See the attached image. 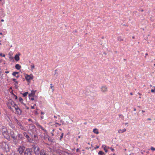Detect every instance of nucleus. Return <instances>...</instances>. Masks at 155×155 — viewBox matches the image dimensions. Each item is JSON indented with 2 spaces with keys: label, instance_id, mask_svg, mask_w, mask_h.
Returning a JSON list of instances; mask_svg holds the SVG:
<instances>
[{
  "label": "nucleus",
  "instance_id": "f257e3e1",
  "mask_svg": "<svg viewBox=\"0 0 155 155\" xmlns=\"http://www.w3.org/2000/svg\"><path fill=\"white\" fill-rule=\"evenodd\" d=\"M1 130L2 134L4 136V137L8 140H10V137L7 129L5 127L3 126L2 127Z\"/></svg>",
  "mask_w": 155,
  "mask_h": 155
},
{
  "label": "nucleus",
  "instance_id": "f03ea898",
  "mask_svg": "<svg viewBox=\"0 0 155 155\" xmlns=\"http://www.w3.org/2000/svg\"><path fill=\"white\" fill-rule=\"evenodd\" d=\"M2 145L0 146V147H2L3 150L6 152H9L10 151V148H9L8 145L6 144L5 142H3L1 143Z\"/></svg>",
  "mask_w": 155,
  "mask_h": 155
},
{
  "label": "nucleus",
  "instance_id": "7ed1b4c3",
  "mask_svg": "<svg viewBox=\"0 0 155 155\" xmlns=\"http://www.w3.org/2000/svg\"><path fill=\"white\" fill-rule=\"evenodd\" d=\"M10 134L11 137L13 139L14 143L16 144L18 143V141L17 139V137L15 135L13 131H11Z\"/></svg>",
  "mask_w": 155,
  "mask_h": 155
},
{
  "label": "nucleus",
  "instance_id": "20e7f679",
  "mask_svg": "<svg viewBox=\"0 0 155 155\" xmlns=\"http://www.w3.org/2000/svg\"><path fill=\"white\" fill-rule=\"evenodd\" d=\"M7 105L8 107L10 109L11 108V107H13L15 108V106H17L15 102L12 100H10L8 101Z\"/></svg>",
  "mask_w": 155,
  "mask_h": 155
},
{
  "label": "nucleus",
  "instance_id": "39448f33",
  "mask_svg": "<svg viewBox=\"0 0 155 155\" xmlns=\"http://www.w3.org/2000/svg\"><path fill=\"white\" fill-rule=\"evenodd\" d=\"M36 91V90H32L31 91V93L29 94L28 97L30 100L32 101L34 100V97L35 96V94Z\"/></svg>",
  "mask_w": 155,
  "mask_h": 155
},
{
  "label": "nucleus",
  "instance_id": "423d86ee",
  "mask_svg": "<svg viewBox=\"0 0 155 155\" xmlns=\"http://www.w3.org/2000/svg\"><path fill=\"white\" fill-rule=\"evenodd\" d=\"M38 140V137L36 135H34V136L33 137L32 139H29L28 141L30 142L35 143H37Z\"/></svg>",
  "mask_w": 155,
  "mask_h": 155
},
{
  "label": "nucleus",
  "instance_id": "0eeeda50",
  "mask_svg": "<svg viewBox=\"0 0 155 155\" xmlns=\"http://www.w3.org/2000/svg\"><path fill=\"white\" fill-rule=\"evenodd\" d=\"M34 149V151L35 153L36 154L38 155L39 153L40 154V148L38 146H34L33 147Z\"/></svg>",
  "mask_w": 155,
  "mask_h": 155
},
{
  "label": "nucleus",
  "instance_id": "6e6552de",
  "mask_svg": "<svg viewBox=\"0 0 155 155\" xmlns=\"http://www.w3.org/2000/svg\"><path fill=\"white\" fill-rule=\"evenodd\" d=\"M25 149V147H24L21 146L18 148V150L19 153L21 154L23 153Z\"/></svg>",
  "mask_w": 155,
  "mask_h": 155
},
{
  "label": "nucleus",
  "instance_id": "1a4fd4ad",
  "mask_svg": "<svg viewBox=\"0 0 155 155\" xmlns=\"http://www.w3.org/2000/svg\"><path fill=\"white\" fill-rule=\"evenodd\" d=\"M25 78L27 81H29L33 79V76L32 74H31L30 75L27 74L25 76Z\"/></svg>",
  "mask_w": 155,
  "mask_h": 155
},
{
  "label": "nucleus",
  "instance_id": "9d476101",
  "mask_svg": "<svg viewBox=\"0 0 155 155\" xmlns=\"http://www.w3.org/2000/svg\"><path fill=\"white\" fill-rule=\"evenodd\" d=\"M16 121L17 122V124L20 127V129L24 130H27L26 128L23 126L22 125V123L21 122H18L17 120H16Z\"/></svg>",
  "mask_w": 155,
  "mask_h": 155
},
{
  "label": "nucleus",
  "instance_id": "9b49d317",
  "mask_svg": "<svg viewBox=\"0 0 155 155\" xmlns=\"http://www.w3.org/2000/svg\"><path fill=\"white\" fill-rule=\"evenodd\" d=\"M100 89L102 92L105 93L107 91V88L106 86H102Z\"/></svg>",
  "mask_w": 155,
  "mask_h": 155
},
{
  "label": "nucleus",
  "instance_id": "f8f14e48",
  "mask_svg": "<svg viewBox=\"0 0 155 155\" xmlns=\"http://www.w3.org/2000/svg\"><path fill=\"white\" fill-rule=\"evenodd\" d=\"M24 155H32L31 150L29 148L27 149L25 151Z\"/></svg>",
  "mask_w": 155,
  "mask_h": 155
},
{
  "label": "nucleus",
  "instance_id": "ddd939ff",
  "mask_svg": "<svg viewBox=\"0 0 155 155\" xmlns=\"http://www.w3.org/2000/svg\"><path fill=\"white\" fill-rule=\"evenodd\" d=\"M41 137L43 139L46 140L48 139V140H49V138H48V136L47 134V132H45V133H44V135L42 134L41 136Z\"/></svg>",
  "mask_w": 155,
  "mask_h": 155
},
{
  "label": "nucleus",
  "instance_id": "4468645a",
  "mask_svg": "<svg viewBox=\"0 0 155 155\" xmlns=\"http://www.w3.org/2000/svg\"><path fill=\"white\" fill-rule=\"evenodd\" d=\"M15 109L17 114H21V111L18 106H15Z\"/></svg>",
  "mask_w": 155,
  "mask_h": 155
},
{
  "label": "nucleus",
  "instance_id": "2eb2a0df",
  "mask_svg": "<svg viewBox=\"0 0 155 155\" xmlns=\"http://www.w3.org/2000/svg\"><path fill=\"white\" fill-rule=\"evenodd\" d=\"M37 126V127H38L39 129H41L44 132H46V130L44 129V128L41 126L38 123H36L35 124Z\"/></svg>",
  "mask_w": 155,
  "mask_h": 155
},
{
  "label": "nucleus",
  "instance_id": "dca6fc26",
  "mask_svg": "<svg viewBox=\"0 0 155 155\" xmlns=\"http://www.w3.org/2000/svg\"><path fill=\"white\" fill-rule=\"evenodd\" d=\"M37 126V127H38L39 129H41L44 132H46V130L44 129V128L41 126L38 123H36L35 124Z\"/></svg>",
  "mask_w": 155,
  "mask_h": 155
},
{
  "label": "nucleus",
  "instance_id": "f3484780",
  "mask_svg": "<svg viewBox=\"0 0 155 155\" xmlns=\"http://www.w3.org/2000/svg\"><path fill=\"white\" fill-rule=\"evenodd\" d=\"M17 137H18V139H17V140H18V141L20 140H22L23 139V138H24L22 135L21 134H18Z\"/></svg>",
  "mask_w": 155,
  "mask_h": 155
},
{
  "label": "nucleus",
  "instance_id": "a211bd4d",
  "mask_svg": "<svg viewBox=\"0 0 155 155\" xmlns=\"http://www.w3.org/2000/svg\"><path fill=\"white\" fill-rule=\"evenodd\" d=\"M20 55V54L18 53V54H16L14 58L15 61H18L20 59L19 56Z\"/></svg>",
  "mask_w": 155,
  "mask_h": 155
},
{
  "label": "nucleus",
  "instance_id": "6ab92c4d",
  "mask_svg": "<svg viewBox=\"0 0 155 155\" xmlns=\"http://www.w3.org/2000/svg\"><path fill=\"white\" fill-rule=\"evenodd\" d=\"M40 155H48V154L46 153L45 150H42L40 151Z\"/></svg>",
  "mask_w": 155,
  "mask_h": 155
},
{
  "label": "nucleus",
  "instance_id": "aec40b11",
  "mask_svg": "<svg viewBox=\"0 0 155 155\" xmlns=\"http://www.w3.org/2000/svg\"><path fill=\"white\" fill-rule=\"evenodd\" d=\"M18 72H14L12 73V75L15 77L17 78H18L19 77V76L18 75Z\"/></svg>",
  "mask_w": 155,
  "mask_h": 155
},
{
  "label": "nucleus",
  "instance_id": "412c9836",
  "mask_svg": "<svg viewBox=\"0 0 155 155\" xmlns=\"http://www.w3.org/2000/svg\"><path fill=\"white\" fill-rule=\"evenodd\" d=\"M35 126L33 124H30L29 125V129L31 130L35 128Z\"/></svg>",
  "mask_w": 155,
  "mask_h": 155
},
{
  "label": "nucleus",
  "instance_id": "4be33fe9",
  "mask_svg": "<svg viewBox=\"0 0 155 155\" xmlns=\"http://www.w3.org/2000/svg\"><path fill=\"white\" fill-rule=\"evenodd\" d=\"M102 147L104 149V150L107 153L108 151L107 149V146L105 145H103L102 146Z\"/></svg>",
  "mask_w": 155,
  "mask_h": 155
},
{
  "label": "nucleus",
  "instance_id": "5701e85b",
  "mask_svg": "<svg viewBox=\"0 0 155 155\" xmlns=\"http://www.w3.org/2000/svg\"><path fill=\"white\" fill-rule=\"evenodd\" d=\"M126 130L125 128L123 129L122 130L120 129L118 130V132L119 133H122L126 131Z\"/></svg>",
  "mask_w": 155,
  "mask_h": 155
},
{
  "label": "nucleus",
  "instance_id": "b1692460",
  "mask_svg": "<svg viewBox=\"0 0 155 155\" xmlns=\"http://www.w3.org/2000/svg\"><path fill=\"white\" fill-rule=\"evenodd\" d=\"M19 100L21 103L24 105V106H25V104L23 103V100L22 98L21 97H19Z\"/></svg>",
  "mask_w": 155,
  "mask_h": 155
},
{
  "label": "nucleus",
  "instance_id": "393cba45",
  "mask_svg": "<svg viewBox=\"0 0 155 155\" xmlns=\"http://www.w3.org/2000/svg\"><path fill=\"white\" fill-rule=\"evenodd\" d=\"M93 132L95 134H99V132L97 129L95 128L93 129Z\"/></svg>",
  "mask_w": 155,
  "mask_h": 155
},
{
  "label": "nucleus",
  "instance_id": "a878e982",
  "mask_svg": "<svg viewBox=\"0 0 155 155\" xmlns=\"http://www.w3.org/2000/svg\"><path fill=\"white\" fill-rule=\"evenodd\" d=\"M12 81H13L15 82V83L14 84V85H15V86H16L18 84V82L16 81V79H15V78H13V79H12Z\"/></svg>",
  "mask_w": 155,
  "mask_h": 155
},
{
  "label": "nucleus",
  "instance_id": "bb28decb",
  "mask_svg": "<svg viewBox=\"0 0 155 155\" xmlns=\"http://www.w3.org/2000/svg\"><path fill=\"white\" fill-rule=\"evenodd\" d=\"M23 134L24 135V136H25V137H26V138L28 140L29 139V137L28 135L27 134V133L25 132H24L23 133Z\"/></svg>",
  "mask_w": 155,
  "mask_h": 155
},
{
  "label": "nucleus",
  "instance_id": "cd10ccee",
  "mask_svg": "<svg viewBox=\"0 0 155 155\" xmlns=\"http://www.w3.org/2000/svg\"><path fill=\"white\" fill-rule=\"evenodd\" d=\"M15 67L16 69H17L18 70H19L20 69L21 67L19 65V64H16L15 65Z\"/></svg>",
  "mask_w": 155,
  "mask_h": 155
},
{
  "label": "nucleus",
  "instance_id": "c85d7f7f",
  "mask_svg": "<svg viewBox=\"0 0 155 155\" xmlns=\"http://www.w3.org/2000/svg\"><path fill=\"white\" fill-rule=\"evenodd\" d=\"M98 154L99 155H105L104 153L101 151H99Z\"/></svg>",
  "mask_w": 155,
  "mask_h": 155
},
{
  "label": "nucleus",
  "instance_id": "c756f323",
  "mask_svg": "<svg viewBox=\"0 0 155 155\" xmlns=\"http://www.w3.org/2000/svg\"><path fill=\"white\" fill-rule=\"evenodd\" d=\"M31 70L33 71V70L35 68V65L34 64H32L31 65Z\"/></svg>",
  "mask_w": 155,
  "mask_h": 155
},
{
  "label": "nucleus",
  "instance_id": "7c9ffc66",
  "mask_svg": "<svg viewBox=\"0 0 155 155\" xmlns=\"http://www.w3.org/2000/svg\"><path fill=\"white\" fill-rule=\"evenodd\" d=\"M28 94V92H25V93H24L22 94V95L24 97H26L27 95Z\"/></svg>",
  "mask_w": 155,
  "mask_h": 155
},
{
  "label": "nucleus",
  "instance_id": "2f4dec72",
  "mask_svg": "<svg viewBox=\"0 0 155 155\" xmlns=\"http://www.w3.org/2000/svg\"><path fill=\"white\" fill-rule=\"evenodd\" d=\"M150 149L152 151H155V148L152 147H151Z\"/></svg>",
  "mask_w": 155,
  "mask_h": 155
},
{
  "label": "nucleus",
  "instance_id": "473e14b6",
  "mask_svg": "<svg viewBox=\"0 0 155 155\" xmlns=\"http://www.w3.org/2000/svg\"><path fill=\"white\" fill-rule=\"evenodd\" d=\"M51 88L52 89V91H54V89L53 88V87L52 86V84H51Z\"/></svg>",
  "mask_w": 155,
  "mask_h": 155
},
{
  "label": "nucleus",
  "instance_id": "72a5a7b5",
  "mask_svg": "<svg viewBox=\"0 0 155 155\" xmlns=\"http://www.w3.org/2000/svg\"><path fill=\"white\" fill-rule=\"evenodd\" d=\"M63 136V133H62L61 136H60V140H61Z\"/></svg>",
  "mask_w": 155,
  "mask_h": 155
},
{
  "label": "nucleus",
  "instance_id": "f704fd0d",
  "mask_svg": "<svg viewBox=\"0 0 155 155\" xmlns=\"http://www.w3.org/2000/svg\"><path fill=\"white\" fill-rule=\"evenodd\" d=\"M55 124H56V125H58L59 126H60L61 125V124L59 123H58L57 122H55Z\"/></svg>",
  "mask_w": 155,
  "mask_h": 155
},
{
  "label": "nucleus",
  "instance_id": "c9c22d12",
  "mask_svg": "<svg viewBox=\"0 0 155 155\" xmlns=\"http://www.w3.org/2000/svg\"><path fill=\"white\" fill-rule=\"evenodd\" d=\"M151 92L152 93H154L155 92V89H151Z\"/></svg>",
  "mask_w": 155,
  "mask_h": 155
},
{
  "label": "nucleus",
  "instance_id": "e433bc0d",
  "mask_svg": "<svg viewBox=\"0 0 155 155\" xmlns=\"http://www.w3.org/2000/svg\"><path fill=\"white\" fill-rule=\"evenodd\" d=\"M0 56H2L3 57H4L5 56V54H4L2 55V53H0Z\"/></svg>",
  "mask_w": 155,
  "mask_h": 155
},
{
  "label": "nucleus",
  "instance_id": "4c0bfd02",
  "mask_svg": "<svg viewBox=\"0 0 155 155\" xmlns=\"http://www.w3.org/2000/svg\"><path fill=\"white\" fill-rule=\"evenodd\" d=\"M56 73H57V70H55V74H54L55 75H56V76H57L58 75V74L57 73L56 74Z\"/></svg>",
  "mask_w": 155,
  "mask_h": 155
},
{
  "label": "nucleus",
  "instance_id": "58836bf2",
  "mask_svg": "<svg viewBox=\"0 0 155 155\" xmlns=\"http://www.w3.org/2000/svg\"><path fill=\"white\" fill-rule=\"evenodd\" d=\"M11 127L13 129H14L15 128V126L13 124H12Z\"/></svg>",
  "mask_w": 155,
  "mask_h": 155
},
{
  "label": "nucleus",
  "instance_id": "ea45409f",
  "mask_svg": "<svg viewBox=\"0 0 155 155\" xmlns=\"http://www.w3.org/2000/svg\"><path fill=\"white\" fill-rule=\"evenodd\" d=\"M110 149L112 151H114V150L113 148H110Z\"/></svg>",
  "mask_w": 155,
  "mask_h": 155
},
{
  "label": "nucleus",
  "instance_id": "a19ab883",
  "mask_svg": "<svg viewBox=\"0 0 155 155\" xmlns=\"http://www.w3.org/2000/svg\"><path fill=\"white\" fill-rule=\"evenodd\" d=\"M99 148V146H97L96 147L94 148L95 149H97Z\"/></svg>",
  "mask_w": 155,
  "mask_h": 155
},
{
  "label": "nucleus",
  "instance_id": "79ce46f5",
  "mask_svg": "<svg viewBox=\"0 0 155 155\" xmlns=\"http://www.w3.org/2000/svg\"><path fill=\"white\" fill-rule=\"evenodd\" d=\"M31 108L32 109H34L35 108L34 106H31Z\"/></svg>",
  "mask_w": 155,
  "mask_h": 155
},
{
  "label": "nucleus",
  "instance_id": "37998d69",
  "mask_svg": "<svg viewBox=\"0 0 155 155\" xmlns=\"http://www.w3.org/2000/svg\"><path fill=\"white\" fill-rule=\"evenodd\" d=\"M119 117L121 118L123 117V116L121 115H120L119 116Z\"/></svg>",
  "mask_w": 155,
  "mask_h": 155
},
{
  "label": "nucleus",
  "instance_id": "c03bdc74",
  "mask_svg": "<svg viewBox=\"0 0 155 155\" xmlns=\"http://www.w3.org/2000/svg\"><path fill=\"white\" fill-rule=\"evenodd\" d=\"M5 73H7H7H9V71H5Z\"/></svg>",
  "mask_w": 155,
  "mask_h": 155
},
{
  "label": "nucleus",
  "instance_id": "a18cd8bd",
  "mask_svg": "<svg viewBox=\"0 0 155 155\" xmlns=\"http://www.w3.org/2000/svg\"><path fill=\"white\" fill-rule=\"evenodd\" d=\"M1 21H2V22H3V21H4V20L3 19H2V20H1Z\"/></svg>",
  "mask_w": 155,
  "mask_h": 155
},
{
  "label": "nucleus",
  "instance_id": "49530a36",
  "mask_svg": "<svg viewBox=\"0 0 155 155\" xmlns=\"http://www.w3.org/2000/svg\"><path fill=\"white\" fill-rule=\"evenodd\" d=\"M54 118H57V117H56V116H54Z\"/></svg>",
  "mask_w": 155,
  "mask_h": 155
},
{
  "label": "nucleus",
  "instance_id": "de8ad7c7",
  "mask_svg": "<svg viewBox=\"0 0 155 155\" xmlns=\"http://www.w3.org/2000/svg\"><path fill=\"white\" fill-rule=\"evenodd\" d=\"M110 148L109 147L107 146V149H110Z\"/></svg>",
  "mask_w": 155,
  "mask_h": 155
},
{
  "label": "nucleus",
  "instance_id": "09e8293b",
  "mask_svg": "<svg viewBox=\"0 0 155 155\" xmlns=\"http://www.w3.org/2000/svg\"><path fill=\"white\" fill-rule=\"evenodd\" d=\"M142 113H143V112H145V111L143 110H142Z\"/></svg>",
  "mask_w": 155,
  "mask_h": 155
},
{
  "label": "nucleus",
  "instance_id": "8fccbe9b",
  "mask_svg": "<svg viewBox=\"0 0 155 155\" xmlns=\"http://www.w3.org/2000/svg\"><path fill=\"white\" fill-rule=\"evenodd\" d=\"M51 134L52 136H54V135L53 133H51Z\"/></svg>",
  "mask_w": 155,
  "mask_h": 155
},
{
  "label": "nucleus",
  "instance_id": "3c124183",
  "mask_svg": "<svg viewBox=\"0 0 155 155\" xmlns=\"http://www.w3.org/2000/svg\"><path fill=\"white\" fill-rule=\"evenodd\" d=\"M2 60L0 59V63H1L2 62Z\"/></svg>",
  "mask_w": 155,
  "mask_h": 155
},
{
  "label": "nucleus",
  "instance_id": "603ef678",
  "mask_svg": "<svg viewBox=\"0 0 155 155\" xmlns=\"http://www.w3.org/2000/svg\"><path fill=\"white\" fill-rule=\"evenodd\" d=\"M148 120H151V119L150 118H148Z\"/></svg>",
  "mask_w": 155,
  "mask_h": 155
},
{
  "label": "nucleus",
  "instance_id": "864d4df0",
  "mask_svg": "<svg viewBox=\"0 0 155 155\" xmlns=\"http://www.w3.org/2000/svg\"><path fill=\"white\" fill-rule=\"evenodd\" d=\"M2 32L0 33V35H2Z\"/></svg>",
  "mask_w": 155,
  "mask_h": 155
},
{
  "label": "nucleus",
  "instance_id": "5fc2aeb1",
  "mask_svg": "<svg viewBox=\"0 0 155 155\" xmlns=\"http://www.w3.org/2000/svg\"><path fill=\"white\" fill-rule=\"evenodd\" d=\"M28 120L29 121H31V119H28Z\"/></svg>",
  "mask_w": 155,
  "mask_h": 155
},
{
  "label": "nucleus",
  "instance_id": "6e6d98bb",
  "mask_svg": "<svg viewBox=\"0 0 155 155\" xmlns=\"http://www.w3.org/2000/svg\"><path fill=\"white\" fill-rule=\"evenodd\" d=\"M134 111H136V109L135 108H134Z\"/></svg>",
  "mask_w": 155,
  "mask_h": 155
},
{
  "label": "nucleus",
  "instance_id": "4d7b16f0",
  "mask_svg": "<svg viewBox=\"0 0 155 155\" xmlns=\"http://www.w3.org/2000/svg\"><path fill=\"white\" fill-rule=\"evenodd\" d=\"M41 114H44V113H43L42 112H41Z\"/></svg>",
  "mask_w": 155,
  "mask_h": 155
},
{
  "label": "nucleus",
  "instance_id": "13d9d810",
  "mask_svg": "<svg viewBox=\"0 0 155 155\" xmlns=\"http://www.w3.org/2000/svg\"><path fill=\"white\" fill-rule=\"evenodd\" d=\"M1 145H2L1 143H0V146H1Z\"/></svg>",
  "mask_w": 155,
  "mask_h": 155
},
{
  "label": "nucleus",
  "instance_id": "bf43d9fd",
  "mask_svg": "<svg viewBox=\"0 0 155 155\" xmlns=\"http://www.w3.org/2000/svg\"><path fill=\"white\" fill-rule=\"evenodd\" d=\"M130 95H133V94H132V93H130Z\"/></svg>",
  "mask_w": 155,
  "mask_h": 155
},
{
  "label": "nucleus",
  "instance_id": "052dcab7",
  "mask_svg": "<svg viewBox=\"0 0 155 155\" xmlns=\"http://www.w3.org/2000/svg\"><path fill=\"white\" fill-rule=\"evenodd\" d=\"M0 155H3V154L2 153H0Z\"/></svg>",
  "mask_w": 155,
  "mask_h": 155
},
{
  "label": "nucleus",
  "instance_id": "680f3d73",
  "mask_svg": "<svg viewBox=\"0 0 155 155\" xmlns=\"http://www.w3.org/2000/svg\"><path fill=\"white\" fill-rule=\"evenodd\" d=\"M145 55H148L147 53H146V54H145Z\"/></svg>",
  "mask_w": 155,
  "mask_h": 155
},
{
  "label": "nucleus",
  "instance_id": "e2e57ef3",
  "mask_svg": "<svg viewBox=\"0 0 155 155\" xmlns=\"http://www.w3.org/2000/svg\"><path fill=\"white\" fill-rule=\"evenodd\" d=\"M17 96H16V97H15V99H17Z\"/></svg>",
  "mask_w": 155,
  "mask_h": 155
},
{
  "label": "nucleus",
  "instance_id": "0e129e2a",
  "mask_svg": "<svg viewBox=\"0 0 155 155\" xmlns=\"http://www.w3.org/2000/svg\"><path fill=\"white\" fill-rule=\"evenodd\" d=\"M54 129H53V130H52V131H54Z\"/></svg>",
  "mask_w": 155,
  "mask_h": 155
},
{
  "label": "nucleus",
  "instance_id": "69168bd1",
  "mask_svg": "<svg viewBox=\"0 0 155 155\" xmlns=\"http://www.w3.org/2000/svg\"><path fill=\"white\" fill-rule=\"evenodd\" d=\"M150 87H152V85H150Z\"/></svg>",
  "mask_w": 155,
  "mask_h": 155
},
{
  "label": "nucleus",
  "instance_id": "338daca9",
  "mask_svg": "<svg viewBox=\"0 0 155 155\" xmlns=\"http://www.w3.org/2000/svg\"><path fill=\"white\" fill-rule=\"evenodd\" d=\"M59 130H61V128H60V129H59Z\"/></svg>",
  "mask_w": 155,
  "mask_h": 155
},
{
  "label": "nucleus",
  "instance_id": "774afa93",
  "mask_svg": "<svg viewBox=\"0 0 155 155\" xmlns=\"http://www.w3.org/2000/svg\"><path fill=\"white\" fill-rule=\"evenodd\" d=\"M141 11H142V12L143 11V10H141Z\"/></svg>",
  "mask_w": 155,
  "mask_h": 155
}]
</instances>
